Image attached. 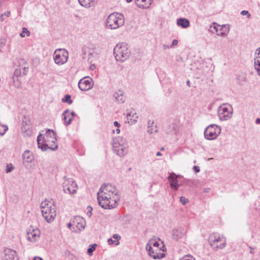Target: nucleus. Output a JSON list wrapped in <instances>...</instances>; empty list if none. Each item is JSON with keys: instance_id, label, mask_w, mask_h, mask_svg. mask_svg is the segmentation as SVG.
I'll use <instances>...</instances> for the list:
<instances>
[{"instance_id": "obj_1", "label": "nucleus", "mask_w": 260, "mask_h": 260, "mask_svg": "<svg viewBox=\"0 0 260 260\" xmlns=\"http://www.w3.org/2000/svg\"><path fill=\"white\" fill-rule=\"evenodd\" d=\"M99 205L103 209H112L118 206L120 196L117 187L111 184L102 185L97 193Z\"/></svg>"}, {"instance_id": "obj_19", "label": "nucleus", "mask_w": 260, "mask_h": 260, "mask_svg": "<svg viewBox=\"0 0 260 260\" xmlns=\"http://www.w3.org/2000/svg\"><path fill=\"white\" fill-rule=\"evenodd\" d=\"M178 176H177L174 173H171L168 177V180L169 181L171 187L174 189L175 190H177L180 185L178 183L177 180Z\"/></svg>"}, {"instance_id": "obj_58", "label": "nucleus", "mask_w": 260, "mask_h": 260, "mask_svg": "<svg viewBox=\"0 0 260 260\" xmlns=\"http://www.w3.org/2000/svg\"><path fill=\"white\" fill-rule=\"evenodd\" d=\"M156 156H161V153L160 152H157L156 154Z\"/></svg>"}, {"instance_id": "obj_62", "label": "nucleus", "mask_w": 260, "mask_h": 260, "mask_svg": "<svg viewBox=\"0 0 260 260\" xmlns=\"http://www.w3.org/2000/svg\"><path fill=\"white\" fill-rule=\"evenodd\" d=\"M164 150V147H162V148H161V150Z\"/></svg>"}, {"instance_id": "obj_47", "label": "nucleus", "mask_w": 260, "mask_h": 260, "mask_svg": "<svg viewBox=\"0 0 260 260\" xmlns=\"http://www.w3.org/2000/svg\"><path fill=\"white\" fill-rule=\"evenodd\" d=\"M178 41L177 40H176V39L174 40L172 42V44L171 47H173L174 46L177 45L178 44Z\"/></svg>"}, {"instance_id": "obj_20", "label": "nucleus", "mask_w": 260, "mask_h": 260, "mask_svg": "<svg viewBox=\"0 0 260 260\" xmlns=\"http://www.w3.org/2000/svg\"><path fill=\"white\" fill-rule=\"evenodd\" d=\"M23 164L27 167L28 165L34 159L32 153L29 150H25L22 154Z\"/></svg>"}, {"instance_id": "obj_51", "label": "nucleus", "mask_w": 260, "mask_h": 260, "mask_svg": "<svg viewBox=\"0 0 260 260\" xmlns=\"http://www.w3.org/2000/svg\"><path fill=\"white\" fill-rule=\"evenodd\" d=\"M170 47L168 45H166V44L163 45L164 49H169Z\"/></svg>"}, {"instance_id": "obj_7", "label": "nucleus", "mask_w": 260, "mask_h": 260, "mask_svg": "<svg viewBox=\"0 0 260 260\" xmlns=\"http://www.w3.org/2000/svg\"><path fill=\"white\" fill-rule=\"evenodd\" d=\"M86 226L85 220L79 216H75L68 224V228L74 233H80Z\"/></svg>"}, {"instance_id": "obj_40", "label": "nucleus", "mask_w": 260, "mask_h": 260, "mask_svg": "<svg viewBox=\"0 0 260 260\" xmlns=\"http://www.w3.org/2000/svg\"><path fill=\"white\" fill-rule=\"evenodd\" d=\"M154 129H154L152 127H150V126H148L147 132L150 134H152L154 132L155 133H156L157 132V130L156 129V127H155Z\"/></svg>"}, {"instance_id": "obj_29", "label": "nucleus", "mask_w": 260, "mask_h": 260, "mask_svg": "<svg viewBox=\"0 0 260 260\" xmlns=\"http://www.w3.org/2000/svg\"><path fill=\"white\" fill-rule=\"evenodd\" d=\"M177 24L182 28H186L189 26V21L187 19L180 18L177 19Z\"/></svg>"}, {"instance_id": "obj_33", "label": "nucleus", "mask_w": 260, "mask_h": 260, "mask_svg": "<svg viewBox=\"0 0 260 260\" xmlns=\"http://www.w3.org/2000/svg\"><path fill=\"white\" fill-rule=\"evenodd\" d=\"M97 247V244L94 243L93 244H90L89 246V247L87 249V253L89 255H92L93 254V251L95 250L96 247Z\"/></svg>"}, {"instance_id": "obj_61", "label": "nucleus", "mask_w": 260, "mask_h": 260, "mask_svg": "<svg viewBox=\"0 0 260 260\" xmlns=\"http://www.w3.org/2000/svg\"><path fill=\"white\" fill-rule=\"evenodd\" d=\"M4 131V128L1 126H0V131L1 132H3Z\"/></svg>"}, {"instance_id": "obj_17", "label": "nucleus", "mask_w": 260, "mask_h": 260, "mask_svg": "<svg viewBox=\"0 0 260 260\" xmlns=\"http://www.w3.org/2000/svg\"><path fill=\"white\" fill-rule=\"evenodd\" d=\"M27 239L31 242H35L40 238V232L38 229L30 228L27 232Z\"/></svg>"}, {"instance_id": "obj_63", "label": "nucleus", "mask_w": 260, "mask_h": 260, "mask_svg": "<svg viewBox=\"0 0 260 260\" xmlns=\"http://www.w3.org/2000/svg\"><path fill=\"white\" fill-rule=\"evenodd\" d=\"M131 2V1H127V3H129V2Z\"/></svg>"}, {"instance_id": "obj_55", "label": "nucleus", "mask_w": 260, "mask_h": 260, "mask_svg": "<svg viewBox=\"0 0 260 260\" xmlns=\"http://www.w3.org/2000/svg\"><path fill=\"white\" fill-rule=\"evenodd\" d=\"M4 14H1V17H0V19H1V20L2 21H4V20H5V19H4Z\"/></svg>"}, {"instance_id": "obj_30", "label": "nucleus", "mask_w": 260, "mask_h": 260, "mask_svg": "<svg viewBox=\"0 0 260 260\" xmlns=\"http://www.w3.org/2000/svg\"><path fill=\"white\" fill-rule=\"evenodd\" d=\"M115 100L119 103H123L125 101L124 96L121 91L115 92L113 95Z\"/></svg>"}, {"instance_id": "obj_39", "label": "nucleus", "mask_w": 260, "mask_h": 260, "mask_svg": "<svg viewBox=\"0 0 260 260\" xmlns=\"http://www.w3.org/2000/svg\"><path fill=\"white\" fill-rule=\"evenodd\" d=\"M2 127L4 128V131H3V132L0 131V136H3V135H4V134L6 133V132L8 129V126L6 125H2Z\"/></svg>"}, {"instance_id": "obj_38", "label": "nucleus", "mask_w": 260, "mask_h": 260, "mask_svg": "<svg viewBox=\"0 0 260 260\" xmlns=\"http://www.w3.org/2000/svg\"><path fill=\"white\" fill-rule=\"evenodd\" d=\"M180 201L183 205H185L189 201L187 199L183 196L180 198Z\"/></svg>"}, {"instance_id": "obj_35", "label": "nucleus", "mask_w": 260, "mask_h": 260, "mask_svg": "<svg viewBox=\"0 0 260 260\" xmlns=\"http://www.w3.org/2000/svg\"><path fill=\"white\" fill-rule=\"evenodd\" d=\"M62 101L63 102H66L69 104H71L73 103V101L71 100V96L69 94H66L64 96V98L62 99Z\"/></svg>"}, {"instance_id": "obj_31", "label": "nucleus", "mask_w": 260, "mask_h": 260, "mask_svg": "<svg viewBox=\"0 0 260 260\" xmlns=\"http://www.w3.org/2000/svg\"><path fill=\"white\" fill-rule=\"evenodd\" d=\"M78 4L81 6L89 8L94 6V1H77Z\"/></svg>"}, {"instance_id": "obj_11", "label": "nucleus", "mask_w": 260, "mask_h": 260, "mask_svg": "<svg viewBox=\"0 0 260 260\" xmlns=\"http://www.w3.org/2000/svg\"><path fill=\"white\" fill-rule=\"evenodd\" d=\"M232 108L230 105L223 104L218 109V115L219 119L222 121L230 119L232 116Z\"/></svg>"}, {"instance_id": "obj_37", "label": "nucleus", "mask_w": 260, "mask_h": 260, "mask_svg": "<svg viewBox=\"0 0 260 260\" xmlns=\"http://www.w3.org/2000/svg\"><path fill=\"white\" fill-rule=\"evenodd\" d=\"M108 242L109 245L115 244V245H118L119 244V242L117 241L113 240L111 238L109 239L108 240Z\"/></svg>"}, {"instance_id": "obj_6", "label": "nucleus", "mask_w": 260, "mask_h": 260, "mask_svg": "<svg viewBox=\"0 0 260 260\" xmlns=\"http://www.w3.org/2000/svg\"><path fill=\"white\" fill-rule=\"evenodd\" d=\"M129 53L127 45L124 43H118L114 49V54L118 61H125L128 58Z\"/></svg>"}, {"instance_id": "obj_28", "label": "nucleus", "mask_w": 260, "mask_h": 260, "mask_svg": "<svg viewBox=\"0 0 260 260\" xmlns=\"http://www.w3.org/2000/svg\"><path fill=\"white\" fill-rule=\"evenodd\" d=\"M136 5L140 9H147L151 5V1H135Z\"/></svg>"}, {"instance_id": "obj_8", "label": "nucleus", "mask_w": 260, "mask_h": 260, "mask_svg": "<svg viewBox=\"0 0 260 260\" xmlns=\"http://www.w3.org/2000/svg\"><path fill=\"white\" fill-rule=\"evenodd\" d=\"M208 242L213 249L215 250L223 249L226 245L225 239L216 234H213L209 236Z\"/></svg>"}, {"instance_id": "obj_53", "label": "nucleus", "mask_w": 260, "mask_h": 260, "mask_svg": "<svg viewBox=\"0 0 260 260\" xmlns=\"http://www.w3.org/2000/svg\"><path fill=\"white\" fill-rule=\"evenodd\" d=\"M255 123L257 124H260V118H258L255 120Z\"/></svg>"}, {"instance_id": "obj_23", "label": "nucleus", "mask_w": 260, "mask_h": 260, "mask_svg": "<svg viewBox=\"0 0 260 260\" xmlns=\"http://www.w3.org/2000/svg\"><path fill=\"white\" fill-rule=\"evenodd\" d=\"M149 255L154 259H160L165 256V253L162 251H156L155 250H147Z\"/></svg>"}, {"instance_id": "obj_2", "label": "nucleus", "mask_w": 260, "mask_h": 260, "mask_svg": "<svg viewBox=\"0 0 260 260\" xmlns=\"http://www.w3.org/2000/svg\"><path fill=\"white\" fill-rule=\"evenodd\" d=\"M39 148L43 151L49 149L55 150L57 148V139L55 132L52 129H48L43 138L41 134L37 138Z\"/></svg>"}, {"instance_id": "obj_26", "label": "nucleus", "mask_w": 260, "mask_h": 260, "mask_svg": "<svg viewBox=\"0 0 260 260\" xmlns=\"http://www.w3.org/2000/svg\"><path fill=\"white\" fill-rule=\"evenodd\" d=\"M126 118L127 122L130 124H133L137 121L138 116L136 113L131 112L127 114Z\"/></svg>"}, {"instance_id": "obj_49", "label": "nucleus", "mask_w": 260, "mask_h": 260, "mask_svg": "<svg viewBox=\"0 0 260 260\" xmlns=\"http://www.w3.org/2000/svg\"><path fill=\"white\" fill-rule=\"evenodd\" d=\"M114 125L117 127H119L120 126V123L116 121L114 122Z\"/></svg>"}, {"instance_id": "obj_14", "label": "nucleus", "mask_w": 260, "mask_h": 260, "mask_svg": "<svg viewBox=\"0 0 260 260\" xmlns=\"http://www.w3.org/2000/svg\"><path fill=\"white\" fill-rule=\"evenodd\" d=\"M93 82L92 79L88 77L81 79L78 83V87L82 91H87L92 88Z\"/></svg>"}, {"instance_id": "obj_27", "label": "nucleus", "mask_w": 260, "mask_h": 260, "mask_svg": "<svg viewBox=\"0 0 260 260\" xmlns=\"http://www.w3.org/2000/svg\"><path fill=\"white\" fill-rule=\"evenodd\" d=\"M88 60L90 63L94 62L98 58V54L94 49H90L88 54Z\"/></svg>"}, {"instance_id": "obj_9", "label": "nucleus", "mask_w": 260, "mask_h": 260, "mask_svg": "<svg viewBox=\"0 0 260 260\" xmlns=\"http://www.w3.org/2000/svg\"><path fill=\"white\" fill-rule=\"evenodd\" d=\"M221 128L220 126L215 124L208 125L204 131V137L209 140L216 139L220 135Z\"/></svg>"}, {"instance_id": "obj_48", "label": "nucleus", "mask_w": 260, "mask_h": 260, "mask_svg": "<svg viewBox=\"0 0 260 260\" xmlns=\"http://www.w3.org/2000/svg\"><path fill=\"white\" fill-rule=\"evenodd\" d=\"M193 169L194 171L197 173L199 172L200 171V167L197 166H194Z\"/></svg>"}, {"instance_id": "obj_32", "label": "nucleus", "mask_w": 260, "mask_h": 260, "mask_svg": "<svg viewBox=\"0 0 260 260\" xmlns=\"http://www.w3.org/2000/svg\"><path fill=\"white\" fill-rule=\"evenodd\" d=\"M69 113V110L67 109L65 110L62 114L63 119L64 120V123L66 125H69L72 121V118L69 117L67 115Z\"/></svg>"}, {"instance_id": "obj_24", "label": "nucleus", "mask_w": 260, "mask_h": 260, "mask_svg": "<svg viewBox=\"0 0 260 260\" xmlns=\"http://www.w3.org/2000/svg\"><path fill=\"white\" fill-rule=\"evenodd\" d=\"M18 68L23 70L22 74L26 75L28 70V64L24 59L20 58L18 60Z\"/></svg>"}, {"instance_id": "obj_22", "label": "nucleus", "mask_w": 260, "mask_h": 260, "mask_svg": "<svg viewBox=\"0 0 260 260\" xmlns=\"http://www.w3.org/2000/svg\"><path fill=\"white\" fill-rule=\"evenodd\" d=\"M254 60L255 69L259 75H260V47L256 49L255 51Z\"/></svg>"}, {"instance_id": "obj_50", "label": "nucleus", "mask_w": 260, "mask_h": 260, "mask_svg": "<svg viewBox=\"0 0 260 260\" xmlns=\"http://www.w3.org/2000/svg\"><path fill=\"white\" fill-rule=\"evenodd\" d=\"M3 14H4V16H6L7 17H9L10 15V12L7 11L6 12H5Z\"/></svg>"}, {"instance_id": "obj_3", "label": "nucleus", "mask_w": 260, "mask_h": 260, "mask_svg": "<svg viewBox=\"0 0 260 260\" xmlns=\"http://www.w3.org/2000/svg\"><path fill=\"white\" fill-rule=\"evenodd\" d=\"M41 212L46 221L51 222L56 217L55 206L52 202L44 201L41 204Z\"/></svg>"}, {"instance_id": "obj_46", "label": "nucleus", "mask_w": 260, "mask_h": 260, "mask_svg": "<svg viewBox=\"0 0 260 260\" xmlns=\"http://www.w3.org/2000/svg\"><path fill=\"white\" fill-rule=\"evenodd\" d=\"M180 260H194V259L192 257H190L188 256H185L182 258Z\"/></svg>"}, {"instance_id": "obj_21", "label": "nucleus", "mask_w": 260, "mask_h": 260, "mask_svg": "<svg viewBox=\"0 0 260 260\" xmlns=\"http://www.w3.org/2000/svg\"><path fill=\"white\" fill-rule=\"evenodd\" d=\"M185 234V232L182 228H179L172 231V238L176 241L182 238Z\"/></svg>"}, {"instance_id": "obj_13", "label": "nucleus", "mask_w": 260, "mask_h": 260, "mask_svg": "<svg viewBox=\"0 0 260 260\" xmlns=\"http://www.w3.org/2000/svg\"><path fill=\"white\" fill-rule=\"evenodd\" d=\"M211 28H213L215 31L217 32V35L220 37H225L230 31V26L229 24L220 25L213 23V25L211 26Z\"/></svg>"}, {"instance_id": "obj_18", "label": "nucleus", "mask_w": 260, "mask_h": 260, "mask_svg": "<svg viewBox=\"0 0 260 260\" xmlns=\"http://www.w3.org/2000/svg\"><path fill=\"white\" fill-rule=\"evenodd\" d=\"M21 129L25 136H30L31 134L30 121L25 117H24L22 122Z\"/></svg>"}, {"instance_id": "obj_54", "label": "nucleus", "mask_w": 260, "mask_h": 260, "mask_svg": "<svg viewBox=\"0 0 260 260\" xmlns=\"http://www.w3.org/2000/svg\"><path fill=\"white\" fill-rule=\"evenodd\" d=\"M210 190V188H205V189H204V191L205 192H209Z\"/></svg>"}, {"instance_id": "obj_15", "label": "nucleus", "mask_w": 260, "mask_h": 260, "mask_svg": "<svg viewBox=\"0 0 260 260\" xmlns=\"http://www.w3.org/2000/svg\"><path fill=\"white\" fill-rule=\"evenodd\" d=\"M146 250H155L156 251H162L165 250V245L162 242H161V244L156 241L155 240L151 239L149 242L146 245Z\"/></svg>"}, {"instance_id": "obj_45", "label": "nucleus", "mask_w": 260, "mask_h": 260, "mask_svg": "<svg viewBox=\"0 0 260 260\" xmlns=\"http://www.w3.org/2000/svg\"><path fill=\"white\" fill-rule=\"evenodd\" d=\"M13 169V168L12 166L10 167L9 165H7L6 172L7 173L11 172L12 171Z\"/></svg>"}, {"instance_id": "obj_59", "label": "nucleus", "mask_w": 260, "mask_h": 260, "mask_svg": "<svg viewBox=\"0 0 260 260\" xmlns=\"http://www.w3.org/2000/svg\"><path fill=\"white\" fill-rule=\"evenodd\" d=\"M186 84L188 86H190V81L189 80L187 81Z\"/></svg>"}, {"instance_id": "obj_34", "label": "nucleus", "mask_w": 260, "mask_h": 260, "mask_svg": "<svg viewBox=\"0 0 260 260\" xmlns=\"http://www.w3.org/2000/svg\"><path fill=\"white\" fill-rule=\"evenodd\" d=\"M22 72L23 70L20 68H16L13 74V79H14V76L19 77L21 76Z\"/></svg>"}, {"instance_id": "obj_57", "label": "nucleus", "mask_w": 260, "mask_h": 260, "mask_svg": "<svg viewBox=\"0 0 260 260\" xmlns=\"http://www.w3.org/2000/svg\"><path fill=\"white\" fill-rule=\"evenodd\" d=\"M71 115L73 117L75 116L76 115V114L74 112H71Z\"/></svg>"}, {"instance_id": "obj_10", "label": "nucleus", "mask_w": 260, "mask_h": 260, "mask_svg": "<svg viewBox=\"0 0 260 260\" xmlns=\"http://www.w3.org/2000/svg\"><path fill=\"white\" fill-rule=\"evenodd\" d=\"M53 57L55 63L58 66H61L67 62L69 53L65 49H57L54 51Z\"/></svg>"}, {"instance_id": "obj_52", "label": "nucleus", "mask_w": 260, "mask_h": 260, "mask_svg": "<svg viewBox=\"0 0 260 260\" xmlns=\"http://www.w3.org/2000/svg\"><path fill=\"white\" fill-rule=\"evenodd\" d=\"M33 260H43L42 258L39 256H35Z\"/></svg>"}, {"instance_id": "obj_4", "label": "nucleus", "mask_w": 260, "mask_h": 260, "mask_svg": "<svg viewBox=\"0 0 260 260\" xmlns=\"http://www.w3.org/2000/svg\"><path fill=\"white\" fill-rule=\"evenodd\" d=\"M113 150L117 155L122 157L128 152V145L125 138L117 137L113 139Z\"/></svg>"}, {"instance_id": "obj_60", "label": "nucleus", "mask_w": 260, "mask_h": 260, "mask_svg": "<svg viewBox=\"0 0 260 260\" xmlns=\"http://www.w3.org/2000/svg\"><path fill=\"white\" fill-rule=\"evenodd\" d=\"M250 249H251V250H250V252L251 253H253V248H251V247H250Z\"/></svg>"}, {"instance_id": "obj_12", "label": "nucleus", "mask_w": 260, "mask_h": 260, "mask_svg": "<svg viewBox=\"0 0 260 260\" xmlns=\"http://www.w3.org/2000/svg\"><path fill=\"white\" fill-rule=\"evenodd\" d=\"M64 181L62 183L63 190L64 193L74 194L77 191V185L73 179L64 177Z\"/></svg>"}, {"instance_id": "obj_43", "label": "nucleus", "mask_w": 260, "mask_h": 260, "mask_svg": "<svg viewBox=\"0 0 260 260\" xmlns=\"http://www.w3.org/2000/svg\"><path fill=\"white\" fill-rule=\"evenodd\" d=\"M90 65L89 67V69L91 71H93L95 69L96 66L94 63H93L92 62L90 63Z\"/></svg>"}, {"instance_id": "obj_56", "label": "nucleus", "mask_w": 260, "mask_h": 260, "mask_svg": "<svg viewBox=\"0 0 260 260\" xmlns=\"http://www.w3.org/2000/svg\"><path fill=\"white\" fill-rule=\"evenodd\" d=\"M119 127H117V128L116 129V132L117 134H119L120 132V129L119 128Z\"/></svg>"}, {"instance_id": "obj_16", "label": "nucleus", "mask_w": 260, "mask_h": 260, "mask_svg": "<svg viewBox=\"0 0 260 260\" xmlns=\"http://www.w3.org/2000/svg\"><path fill=\"white\" fill-rule=\"evenodd\" d=\"M3 260H18L16 251L11 248H6L4 251Z\"/></svg>"}, {"instance_id": "obj_36", "label": "nucleus", "mask_w": 260, "mask_h": 260, "mask_svg": "<svg viewBox=\"0 0 260 260\" xmlns=\"http://www.w3.org/2000/svg\"><path fill=\"white\" fill-rule=\"evenodd\" d=\"M25 34H26L27 36H29L30 32L28 30V29L26 28L23 27L22 28V32L20 34V36L21 37L23 38L25 36Z\"/></svg>"}, {"instance_id": "obj_25", "label": "nucleus", "mask_w": 260, "mask_h": 260, "mask_svg": "<svg viewBox=\"0 0 260 260\" xmlns=\"http://www.w3.org/2000/svg\"><path fill=\"white\" fill-rule=\"evenodd\" d=\"M178 126L175 123H172L169 125L166 129L167 133L171 135H176L178 134Z\"/></svg>"}, {"instance_id": "obj_5", "label": "nucleus", "mask_w": 260, "mask_h": 260, "mask_svg": "<svg viewBox=\"0 0 260 260\" xmlns=\"http://www.w3.org/2000/svg\"><path fill=\"white\" fill-rule=\"evenodd\" d=\"M125 19L123 15L117 12L110 14L106 19V26L111 29H117L124 24Z\"/></svg>"}, {"instance_id": "obj_44", "label": "nucleus", "mask_w": 260, "mask_h": 260, "mask_svg": "<svg viewBox=\"0 0 260 260\" xmlns=\"http://www.w3.org/2000/svg\"><path fill=\"white\" fill-rule=\"evenodd\" d=\"M113 238L115 239L114 240L119 242V240L120 239V236L118 234H114L113 235Z\"/></svg>"}, {"instance_id": "obj_41", "label": "nucleus", "mask_w": 260, "mask_h": 260, "mask_svg": "<svg viewBox=\"0 0 260 260\" xmlns=\"http://www.w3.org/2000/svg\"><path fill=\"white\" fill-rule=\"evenodd\" d=\"M241 14L242 15H247V18H249L250 16V14L249 13L248 11L246 10H243L241 12Z\"/></svg>"}, {"instance_id": "obj_42", "label": "nucleus", "mask_w": 260, "mask_h": 260, "mask_svg": "<svg viewBox=\"0 0 260 260\" xmlns=\"http://www.w3.org/2000/svg\"><path fill=\"white\" fill-rule=\"evenodd\" d=\"M87 209L88 210L87 212V215L89 216V217H90L92 215V212H91V211L92 210V208L90 206H88L87 207Z\"/></svg>"}]
</instances>
